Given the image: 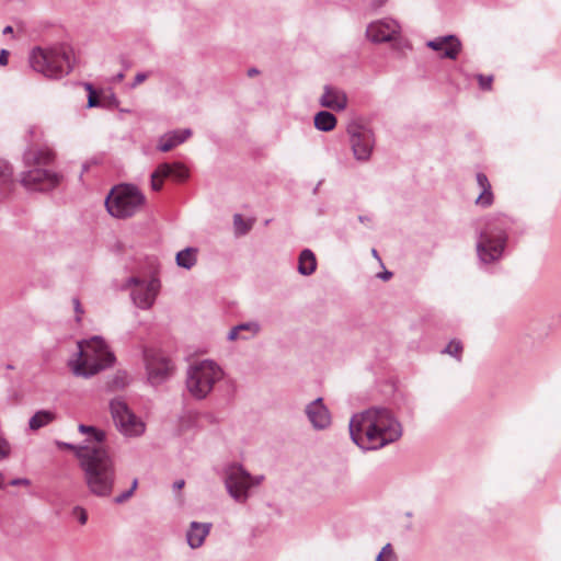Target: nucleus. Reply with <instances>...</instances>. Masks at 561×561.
<instances>
[{"label":"nucleus","instance_id":"obj_1","mask_svg":"<svg viewBox=\"0 0 561 561\" xmlns=\"http://www.w3.org/2000/svg\"><path fill=\"white\" fill-rule=\"evenodd\" d=\"M352 440L364 450H377L402 436L401 423L386 408L374 407L354 414L350 420Z\"/></svg>","mask_w":561,"mask_h":561},{"label":"nucleus","instance_id":"obj_2","mask_svg":"<svg viewBox=\"0 0 561 561\" xmlns=\"http://www.w3.org/2000/svg\"><path fill=\"white\" fill-rule=\"evenodd\" d=\"M80 468L89 492L98 497H110L116 481V467L108 449L81 448Z\"/></svg>","mask_w":561,"mask_h":561},{"label":"nucleus","instance_id":"obj_3","mask_svg":"<svg viewBox=\"0 0 561 561\" xmlns=\"http://www.w3.org/2000/svg\"><path fill=\"white\" fill-rule=\"evenodd\" d=\"M78 357L69 363L72 373L78 377H92L115 362L114 354L100 336L78 342Z\"/></svg>","mask_w":561,"mask_h":561},{"label":"nucleus","instance_id":"obj_4","mask_svg":"<svg viewBox=\"0 0 561 561\" xmlns=\"http://www.w3.org/2000/svg\"><path fill=\"white\" fill-rule=\"evenodd\" d=\"M71 49L65 45L34 47L28 55L31 68L50 79L68 75L72 69Z\"/></svg>","mask_w":561,"mask_h":561},{"label":"nucleus","instance_id":"obj_5","mask_svg":"<svg viewBox=\"0 0 561 561\" xmlns=\"http://www.w3.org/2000/svg\"><path fill=\"white\" fill-rule=\"evenodd\" d=\"M222 378L224 370L216 362L203 359L187 367L185 385L193 398L203 400Z\"/></svg>","mask_w":561,"mask_h":561},{"label":"nucleus","instance_id":"obj_6","mask_svg":"<svg viewBox=\"0 0 561 561\" xmlns=\"http://www.w3.org/2000/svg\"><path fill=\"white\" fill-rule=\"evenodd\" d=\"M146 202L145 195L131 184H121L113 187L105 199L108 214L115 218L133 217Z\"/></svg>","mask_w":561,"mask_h":561},{"label":"nucleus","instance_id":"obj_7","mask_svg":"<svg viewBox=\"0 0 561 561\" xmlns=\"http://www.w3.org/2000/svg\"><path fill=\"white\" fill-rule=\"evenodd\" d=\"M507 242L506 229L489 221L479 233L476 244L477 255L481 263L492 264L501 260Z\"/></svg>","mask_w":561,"mask_h":561},{"label":"nucleus","instance_id":"obj_8","mask_svg":"<svg viewBox=\"0 0 561 561\" xmlns=\"http://www.w3.org/2000/svg\"><path fill=\"white\" fill-rule=\"evenodd\" d=\"M160 280L156 277L140 278L131 276L121 286L122 290H128L133 304L142 310L150 309L159 295Z\"/></svg>","mask_w":561,"mask_h":561},{"label":"nucleus","instance_id":"obj_9","mask_svg":"<svg viewBox=\"0 0 561 561\" xmlns=\"http://www.w3.org/2000/svg\"><path fill=\"white\" fill-rule=\"evenodd\" d=\"M264 476H251L241 465H231L226 470L225 484L228 493L237 502L244 503L252 486L259 485Z\"/></svg>","mask_w":561,"mask_h":561},{"label":"nucleus","instance_id":"obj_10","mask_svg":"<svg viewBox=\"0 0 561 561\" xmlns=\"http://www.w3.org/2000/svg\"><path fill=\"white\" fill-rule=\"evenodd\" d=\"M110 410L117 430L123 435L136 437L145 433V423L130 411L123 399H113L110 403Z\"/></svg>","mask_w":561,"mask_h":561},{"label":"nucleus","instance_id":"obj_11","mask_svg":"<svg viewBox=\"0 0 561 561\" xmlns=\"http://www.w3.org/2000/svg\"><path fill=\"white\" fill-rule=\"evenodd\" d=\"M144 362L148 381L158 386L167 381L173 374L174 366L171 359L159 350L147 348L144 351Z\"/></svg>","mask_w":561,"mask_h":561},{"label":"nucleus","instance_id":"obj_12","mask_svg":"<svg viewBox=\"0 0 561 561\" xmlns=\"http://www.w3.org/2000/svg\"><path fill=\"white\" fill-rule=\"evenodd\" d=\"M62 175L54 171L31 167L30 170L21 173L20 182L32 192H48L59 185Z\"/></svg>","mask_w":561,"mask_h":561},{"label":"nucleus","instance_id":"obj_13","mask_svg":"<svg viewBox=\"0 0 561 561\" xmlns=\"http://www.w3.org/2000/svg\"><path fill=\"white\" fill-rule=\"evenodd\" d=\"M353 154L358 161H367L374 149L375 138L373 131L359 124L352 123L347 127Z\"/></svg>","mask_w":561,"mask_h":561},{"label":"nucleus","instance_id":"obj_14","mask_svg":"<svg viewBox=\"0 0 561 561\" xmlns=\"http://www.w3.org/2000/svg\"><path fill=\"white\" fill-rule=\"evenodd\" d=\"M400 25L392 19L371 22L366 28L367 37L374 43L390 42L400 33Z\"/></svg>","mask_w":561,"mask_h":561},{"label":"nucleus","instance_id":"obj_15","mask_svg":"<svg viewBox=\"0 0 561 561\" xmlns=\"http://www.w3.org/2000/svg\"><path fill=\"white\" fill-rule=\"evenodd\" d=\"M305 413L312 427L317 431L325 430L331 425V413L323 403L322 398H317L308 403L305 408Z\"/></svg>","mask_w":561,"mask_h":561},{"label":"nucleus","instance_id":"obj_16","mask_svg":"<svg viewBox=\"0 0 561 561\" xmlns=\"http://www.w3.org/2000/svg\"><path fill=\"white\" fill-rule=\"evenodd\" d=\"M426 46L435 51H442L440 58L457 59L462 44L455 35L435 37L426 43Z\"/></svg>","mask_w":561,"mask_h":561},{"label":"nucleus","instance_id":"obj_17","mask_svg":"<svg viewBox=\"0 0 561 561\" xmlns=\"http://www.w3.org/2000/svg\"><path fill=\"white\" fill-rule=\"evenodd\" d=\"M319 102L323 107L333 111H343L347 106V96L343 91L325 85Z\"/></svg>","mask_w":561,"mask_h":561},{"label":"nucleus","instance_id":"obj_18","mask_svg":"<svg viewBox=\"0 0 561 561\" xmlns=\"http://www.w3.org/2000/svg\"><path fill=\"white\" fill-rule=\"evenodd\" d=\"M24 163L26 167L42 168L43 165H49L55 160V152L49 148L28 149L23 156Z\"/></svg>","mask_w":561,"mask_h":561},{"label":"nucleus","instance_id":"obj_19","mask_svg":"<svg viewBox=\"0 0 561 561\" xmlns=\"http://www.w3.org/2000/svg\"><path fill=\"white\" fill-rule=\"evenodd\" d=\"M192 136L190 128L175 129L163 134L158 141V149L162 152H168L174 147L183 144Z\"/></svg>","mask_w":561,"mask_h":561},{"label":"nucleus","instance_id":"obj_20","mask_svg":"<svg viewBox=\"0 0 561 561\" xmlns=\"http://www.w3.org/2000/svg\"><path fill=\"white\" fill-rule=\"evenodd\" d=\"M79 432L89 435L81 448L107 449L105 445V432L98 430L94 426L84 424L79 425Z\"/></svg>","mask_w":561,"mask_h":561},{"label":"nucleus","instance_id":"obj_21","mask_svg":"<svg viewBox=\"0 0 561 561\" xmlns=\"http://www.w3.org/2000/svg\"><path fill=\"white\" fill-rule=\"evenodd\" d=\"M211 524L192 522L186 534L187 543L192 549L199 548L209 534Z\"/></svg>","mask_w":561,"mask_h":561},{"label":"nucleus","instance_id":"obj_22","mask_svg":"<svg viewBox=\"0 0 561 561\" xmlns=\"http://www.w3.org/2000/svg\"><path fill=\"white\" fill-rule=\"evenodd\" d=\"M317 267L316 256L311 250L305 249L299 255L298 272L301 275H311Z\"/></svg>","mask_w":561,"mask_h":561},{"label":"nucleus","instance_id":"obj_23","mask_svg":"<svg viewBox=\"0 0 561 561\" xmlns=\"http://www.w3.org/2000/svg\"><path fill=\"white\" fill-rule=\"evenodd\" d=\"M336 126V117L328 112L320 111L314 116V127L321 131H331Z\"/></svg>","mask_w":561,"mask_h":561},{"label":"nucleus","instance_id":"obj_24","mask_svg":"<svg viewBox=\"0 0 561 561\" xmlns=\"http://www.w3.org/2000/svg\"><path fill=\"white\" fill-rule=\"evenodd\" d=\"M56 415L54 412L48 410L37 411L28 421V427L32 431H37L55 420Z\"/></svg>","mask_w":561,"mask_h":561},{"label":"nucleus","instance_id":"obj_25","mask_svg":"<svg viewBox=\"0 0 561 561\" xmlns=\"http://www.w3.org/2000/svg\"><path fill=\"white\" fill-rule=\"evenodd\" d=\"M175 261L180 267L190 270L197 262V250L195 248H186L181 250L178 252Z\"/></svg>","mask_w":561,"mask_h":561},{"label":"nucleus","instance_id":"obj_26","mask_svg":"<svg viewBox=\"0 0 561 561\" xmlns=\"http://www.w3.org/2000/svg\"><path fill=\"white\" fill-rule=\"evenodd\" d=\"M247 331L250 333V336H254L260 331V324L257 322H245L239 325L233 327L228 333V340L234 341L238 337L248 339L249 336H240V332Z\"/></svg>","mask_w":561,"mask_h":561},{"label":"nucleus","instance_id":"obj_27","mask_svg":"<svg viewBox=\"0 0 561 561\" xmlns=\"http://www.w3.org/2000/svg\"><path fill=\"white\" fill-rule=\"evenodd\" d=\"M170 172L171 165L169 163L159 164L154 172L151 174V188L153 191H160L162 187L163 179L168 178Z\"/></svg>","mask_w":561,"mask_h":561},{"label":"nucleus","instance_id":"obj_28","mask_svg":"<svg viewBox=\"0 0 561 561\" xmlns=\"http://www.w3.org/2000/svg\"><path fill=\"white\" fill-rule=\"evenodd\" d=\"M444 354H448L455 357L458 362L461 360L462 344L458 340H451L447 346L443 350Z\"/></svg>","mask_w":561,"mask_h":561},{"label":"nucleus","instance_id":"obj_29","mask_svg":"<svg viewBox=\"0 0 561 561\" xmlns=\"http://www.w3.org/2000/svg\"><path fill=\"white\" fill-rule=\"evenodd\" d=\"M376 561H398V556L396 554L391 543H386L379 554L376 558Z\"/></svg>","mask_w":561,"mask_h":561},{"label":"nucleus","instance_id":"obj_30","mask_svg":"<svg viewBox=\"0 0 561 561\" xmlns=\"http://www.w3.org/2000/svg\"><path fill=\"white\" fill-rule=\"evenodd\" d=\"M171 165V172L169 176H172L173 179L178 181H184L188 176L187 169L181 164V163H174Z\"/></svg>","mask_w":561,"mask_h":561},{"label":"nucleus","instance_id":"obj_31","mask_svg":"<svg viewBox=\"0 0 561 561\" xmlns=\"http://www.w3.org/2000/svg\"><path fill=\"white\" fill-rule=\"evenodd\" d=\"M12 168L4 160L0 159V184H7L11 182Z\"/></svg>","mask_w":561,"mask_h":561},{"label":"nucleus","instance_id":"obj_32","mask_svg":"<svg viewBox=\"0 0 561 561\" xmlns=\"http://www.w3.org/2000/svg\"><path fill=\"white\" fill-rule=\"evenodd\" d=\"M493 203V193L491 190H483L476 199V204L482 207H489Z\"/></svg>","mask_w":561,"mask_h":561},{"label":"nucleus","instance_id":"obj_33","mask_svg":"<svg viewBox=\"0 0 561 561\" xmlns=\"http://www.w3.org/2000/svg\"><path fill=\"white\" fill-rule=\"evenodd\" d=\"M234 229L240 234H245L251 229V224L245 222L240 214L233 216Z\"/></svg>","mask_w":561,"mask_h":561},{"label":"nucleus","instance_id":"obj_34","mask_svg":"<svg viewBox=\"0 0 561 561\" xmlns=\"http://www.w3.org/2000/svg\"><path fill=\"white\" fill-rule=\"evenodd\" d=\"M72 516L76 517L78 519V522L81 524V525H84L88 520V514H87V511L81 507V506H75L72 508Z\"/></svg>","mask_w":561,"mask_h":561},{"label":"nucleus","instance_id":"obj_35","mask_svg":"<svg viewBox=\"0 0 561 561\" xmlns=\"http://www.w3.org/2000/svg\"><path fill=\"white\" fill-rule=\"evenodd\" d=\"M478 78V81H479V85L482 90H491L492 88V81H493V77L492 76H483V75H478L477 76Z\"/></svg>","mask_w":561,"mask_h":561},{"label":"nucleus","instance_id":"obj_36","mask_svg":"<svg viewBox=\"0 0 561 561\" xmlns=\"http://www.w3.org/2000/svg\"><path fill=\"white\" fill-rule=\"evenodd\" d=\"M477 183H478L479 187L481 188V191L491 190V184L484 173H481V172L477 173Z\"/></svg>","mask_w":561,"mask_h":561},{"label":"nucleus","instance_id":"obj_37","mask_svg":"<svg viewBox=\"0 0 561 561\" xmlns=\"http://www.w3.org/2000/svg\"><path fill=\"white\" fill-rule=\"evenodd\" d=\"M72 304H73V309H75V312H76V321L77 322H80L81 321V317L83 314V308L81 306V302L79 300V298L75 297L72 298Z\"/></svg>","mask_w":561,"mask_h":561},{"label":"nucleus","instance_id":"obj_38","mask_svg":"<svg viewBox=\"0 0 561 561\" xmlns=\"http://www.w3.org/2000/svg\"><path fill=\"white\" fill-rule=\"evenodd\" d=\"M57 446L59 448H66V449H70V450L75 451V455L77 457H78L79 449H81V445L80 446H76V445H72L70 443H64V442H57Z\"/></svg>","mask_w":561,"mask_h":561},{"label":"nucleus","instance_id":"obj_39","mask_svg":"<svg viewBox=\"0 0 561 561\" xmlns=\"http://www.w3.org/2000/svg\"><path fill=\"white\" fill-rule=\"evenodd\" d=\"M133 495L131 491L127 490L125 492H122L121 494H118L115 499H114V502L116 504H122L124 502H126L130 496Z\"/></svg>","mask_w":561,"mask_h":561},{"label":"nucleus","instance_id":"obj_40","mask_svg":"<svg viewBox=\"0 0 561 561\" xmlns=\"http://www.w3.org/2000/svg\"><path fill=\"white\" fill-rule=\"evenodd\" d=\"M99 105V99L95 91H91L88 96V107H94Z\"/></svg>","mask_w":561,"mask_h":561},{"label":"nucleus","instance_id":"obj_41","mask_svg":"<svg viewBox=\"0 0 561 561\" xmlns=\"http://www.w3.org/2000/svg\"><path fill=\"white\" fill-rule=\"evenodd\" d=\"M148 78V75L145 72H138L135 76V80L131 84V88H136L138 84L142 83Z\"/></svg>","mask_w":561,"mask_h":561},{"label":"nucleus","instance_id":"obj_42","mask_svg":"<svg viewBox=\"0 0 561 561\" xmlns=\"http://www.w3.org/2000/svg\"><path fill=\"white\" fill-rule=\"evenodd\" d=\"M387 2L388 0H371L369 2V8L374 11H377L380 8H382Z\"/></svg>","mask_w":561,"mask_h":561},{"label":"nucleus","instance_id":"obj_43","mask_svg":"<svg viewBox=\"0 0 561 561\" xmlns=\"http://www.w3.org/2000/svg\"><path fill=\"white\" fill-rule=\"evenodd\" d=\"M10 448L7 442L0 440V459L5 458L9 455Z\"/></svg>","mask_w":561,"mask_h":561},{"label":"nucleus","instance_id":"obj_44","mask_svg":"<svg viewBox=\"0 0 561 561\" xmlns=\"http://www.w3.org/2000/svg\"><path fill=\"white\" fill-rule=\"evenodd\" d=\"M8 57H9V53H8V50L2 49V50L0 51V66H5V65H8Z\"/></svg>","mask_w":561,"mask_h":561},{"label":"nucleus","instance_id":"obj_45","mask_svg":"<svg viewBox=\"0 0 561 561\" xmlns=\"http://www.w3.org/2000/svg\"><path fill=\"white\" fill-rule=\"evenodd\" d=\"M11 485H28L30 484V480L27 479H24V478H19V479H13L11 482H10Z\"/></svg>","mask_w":561,"mask_h":561},{"label":"nucleus","instance_id":"obj_46","mask_svg":"<svg viewBox=\"0 0 561 561\" xmlns=\"http://www.w3.org/2000/svg\"><path fill=\"white\" fill-rule=\"evenodd\" d=\"M391 276H392V273L389 271H385V272L378 274V277L381 278L382 280H389L391 278Z\"/></svg>","mask_w":561,"mask_h":561},{"label":"nucleus","instance_id":"obj_47","mask_svg":"<svg viewBox=\"0 0 561 561\" xmlns=\"http://www.w3.org/2000/svg\"><path fill=\"white\" fill-rule=\"evenodd\" d=\"M185 482L184 480H178L173 483V488L175 490H181L184 486Z\"/></svg>","mask_w":561,"mask_h":561},{"label":"nucleus","instance_id":"obj_48","mask_svg":"<svg viewBox=\"0 0 561 561\" xmlns=\"http://www.w3.org/2000/svg\"><path fill=\"white\" fill-rule=\"evenodd\" d=\"M138 486V480L137 479H134L133 483H131V486L129 489V491H131V493L134 494L135 490L137 489Z\"/></svg>","mask_w":561,"mask_h":561},{"label":"nucleus","instance_id":"obj_49","mask_svg":"<svg viewBox=\"0 0 561 561\" xmlns=\"http://www.w3.org/2000/svg\"><path fill=\"white\" fill-rule=\"evenodd\" d=\"M257 73H259V70L255 69V68H251V69L248 70V76L249 77H253V76H255Z\"/></svg>","mask_w":561,"mask_h":561},{"label":"nucleus","instance_id":"obj_50","mask_svg":"<svg viewBox=\"0 0 561 561\" xmlns=\"http://www.w3.org/2000/svg\"><path fill=\"white\" fill-rule=\"evenodd\" d=\"M13 32V28L12 26L8 25L3 28V34H9V33H12Z\"/></svg>","mask_w":561,"mask_h":561},{"label":"nucleus","instance_id":"obj_51","mask_svg":"<svg viewBox=\"0 0 561 561\" xmlns=\"http://www.w3.org/2000/svg\"><path fill=\"white\" fill-rule=\"evenodd\" d=\"M84 87L89 91V94L91 93V91H95L91 83H85Z\"/></svg>","mask_w":561,"mask_h":561},{"label":"nucleus","instance_id":"obj_52","mask_svg":"<svg viewBox=\"0 0 561 561\" xmlns=\"http://www.w3.org/2000/svg\"><path fill=\"white\" fill-rule=\"evenodd\" d=\"M84 87L89 91V94L91 93V91H95L91 83H85Z\"/></svg>","mask_w":561,"mask_h":561},{"label":"nucleus","instance_id":"obj_53","mask_svg":"<svg viewBox=\"0 0 561 561\" xmlns=\"http://www.w3.org/2000/svg\"><path fill=\"white\" fill-rule=\"evenodd\" d=\"M371 254L374 255V257H376L377 260H380L379 255H378V252L376 249H373L371 250Z\"/></svg>","mask_w":561,"mask_h":561},{"label":"nucleus","instance_id":"obj_54","mask_svg":"<svg viewBox=\"0 0 561 561\" xmlns=\"http://www.w3.org/2000/svg\"><path fill=\"white\" fill-rule=\"evenodd\" d=\"M362 222L366 220V218L364 216H359L358 218Z\"/></svg>","mask_w":561,"mask_h":561},{"label":"nucleus","instance_id":"obj_55","mask_svg":"<svg viewBox=\"0 0 561 561\" xmlns=\"http://www.w3.org/2000/svg\"><path fill=\"white\" fill-rule=\"evenodd\" d=\"M123 77H124V76H123V73H119V75L117 76V78H118L119 80H121V79H123Z\"/></svg>","mask_w":561,"mask_h":561}]
</instances>
